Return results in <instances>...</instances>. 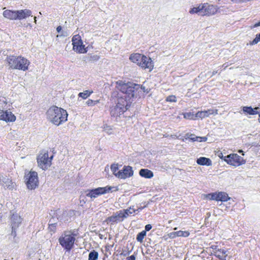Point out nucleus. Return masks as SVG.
<instances>
[{"mask_svg": "<svg viewBox=\"0 0 260 260\" xmlns=\"http://www.w3.org/2000/svg\"><path fill=\"white\" fill-rule=\"evenodd\" d=\"M218 156H219L220 158H221V159H223V160H224V156H223V154H222V153H220L218 155Z\"/></svg>", "mask_w": 260, "mask_h": 260, "instance_id": "51", "label": "nucleus"}, {"mask_svg": "<svg viewBox=\"0 0 260 260\" xmlns=\"http://www.w3.org/2000/svg\"><path fill=\"white\" fill-rule=\"evenodd\" d=\"M143 208V207H141V208H139L138 209H136V211H140L142 210Z\"/></svg>", "mask_w": 260, "mask_h": 260, "instance_id": "56", "label": "nucleus"}, {"mask_svg": "<svg viewBox=\"0 0 260 260\" xmlns=\"http://www.w3.org/2000/svg\"><path fill=\"white\" fill-rule=\"evenodd\" d=\"M100 103V100L93 101L92 100H88L86 103L88 106H93Z\"/></svg>", "mask_w": 260, "mask_h": 260, "instance_id": "39", "label": "nucleus"}, {"mask_svg": "<svg viewBox=\"0 0 260 260\" xmlns=\"http://www.w3.org/2000/svg\"><path fill=\"white\" fill-rule=\"evenodd\" d=\"M135 257L134 255H131L128 257H127L126 260H135Z\"/></svg>", "mask_w": 260, "mask_h": 260, "instance_id": "49", "label": "nucleus"}, {"mask_svg": "<svg viewBox=\"0 0 260 260\" xmlns=\"http://www.w3.org/2000/svg\"><path fill=\"white\" fill-rule=\"evenodd\" d=\"M0 184L5 189L13 190L16 187V183L12 179L6 175H1Z\"/></svg>", "mask_w": 260, "mask_h": 260, "instance_id": "11", "label": "nucleus"}, {"mask_svg": "<svg viewBox=\"0 0 260 260\" xmlns=\"http://www.w3.org/2000/svg\"><path fill=\"white\" fill-rule=\"evenodd\" d=\"M217 192L211 193V200L217 201Z\"/></svg>", "mask_w": 260, "mask_h": 260, "instance_id": "44", "label": "nucleus"}, {"mask_svg": "<svg viewBox=\"0 0 260 260\" xmlns=\"http://www.w3.org/2000/svg\"><path fill=\"white\" fill-rule=\"evenodd\" d=\"M231 2L233 3V4H241V3H247V0H231Z\"/></svg>", "mask_w": 260, "mask_h": 260, "instance_id": "42", "label": "nucleus"}, {"mask_svg": "<svg viewBox=\"0 0 260 260\" xmlns=\"http://www.w3.org/2000/svg\"><path fill=\"white\" fill-rule=\"evenodd\" d=\"M98 258V252L93 250L89 254L88 260H97Z\"/></svg>", "mask_w": 260, "mask_h": 260, "instance_id": "35", "label": "nucleus"}, {"mask_svg": "<svg viewBox=\"0 0 260 260\" xmlns=\"http://www.w3.org/2000/svg\"><path fill=\"white\" fill-rule=\"evenodd\" d=\"M189 232L187 231H177V236H178V237H187L189 236Z\"/></svg>", "mask_w": 260, "mask_h": 260, "instance_id": "36", "label": "nucleus"}, {"mask_svg": "<svg viewBox=\"0 0 260 260\" xmlns=\"http://www.w3.org/2000/svg\"><path fill=\"white\" fill-rule=\"evenodd\" d=\"M135 87H136V88H135V94H136L137 91L139 90H142L144 92L146 93H148L149 91V89L148 88H146L145 86L139 84H135Z\"/></svg>", "mask_w": 260, "mask_h": 260, "instance_id": "32", "label": "nucleus"}, {"mask_svg": "<svg viewBox=\"0 0 260 260\" xmlns=\"http://www.w3.org/2000/svg\"><path fill=\"white\" fill-rule=\"evenodd\" d=\"M75 240V238L73 235L66 233L59 239L60 244L68 251L72 248Z\"/></svg>", "mask_w": 260, "mask_h": 260, "instance_id": "9", "label": "nucleus"}, {"mask_svg": "<svg viewBox=\"0 0 260 260\" xmlns=\"http://www.w3.org/2000/svg\"><path fill=\"white\" fill-rule=\"evenodd\" d=\"M260 42V33L259 34H257L255 36V38L252 41L250 42L249 44L250 45H254L257 44L258 42Z\"/></svg>", "mask_w": 260, "mask_h": 260, "instance_id": "38", "label": "nucleus"}, {"mask_svg": "<svg viewBox=\"0 0 260 260\" xmlns=\"http://www.w3.org/2000/svg\"><path fill=\"white\" fill-rule=\"evenodd\" d=\"M166 101L170 102H176V98L175 95H170L167 98Z\"/></svg>", "mask_w": 260, "mask_h": 260, "instance_id": "40", "label": "nucleus"}, {"mask_svg": "<svg viewBox=\"0 0 260 260\" xmlns=\"http://www.w3.org/2000/svg\"><path fill=\"white\" fill-rule=\"evenodd\" d=\"M18 57L15 56H9L7 57V63L10 68L12 69H17L19 66H18L17 61Z\"/></svg>", "mask_w": 260, "mask_h": 260, "instance_id": "22", "label": "nucleus"}, {"mask_svg": "<svg viewBox=\"0 0 260 260\" xmlns=\"http://www.w3.org/2000/svg\"><path fill=\"white\" fill-rule=\"evenodd\" d=\"M216 73H217V71H213L211 74V76H213L215 75Z\"/></svg>", "mask_w": 260, "mask_h": 260, "instance_id": "52", "label": "nucleus"}, {"mask_svg": "<svg viewBox=\"0 0 260 260\" xmlns=\"http://www.w3.org/2000/svg\"><path fill=\"white\" fill-rule=\"evenodd\" d=\"M211 248L214 250L213 251H215V250H217V246H212Z\"/></svg>", "mask_w": 260, "mask_h": 260, "instance_id": "54", "label": "nucleus"}, {"mask_svg": "<svg viewBox=\"0 0 260 260\" xmlns=\"http://www.w3.org/2000/svg\"><path fill=\"white\" fill-rule=\"evenodd\" d=\"M123 214L125 216V218L128 217L129 215L136 212V210L133 207H130L128 209L121 210Z\"/></svg>", "mask_w": 260, "mask_h": 260, "instance_id": "29", "label": "nucleus"}, {"mask_svg": "<svg viewBox=\"0 0 260 260\" xmlns=\"http://www.w3.org/2000/svg\"><path fill=\"white\" fill-rule=\"evenodd\" d=\"M204 198L211 200V193L207 194H204Z\"/></svg>", "mask_w": 260, "mask_h": 260, "instance_id": "48", "label": "nucleus"}, {"mask_svg": "<svg viewBox=\"0 0 260 260\" xmlns=\"http://www.w3.org/2000/svg\"><path fill=\"white\" fill-rule=\"evenodd\" d=\"M125 218V216L123 214L122 211H119L114 213L112 216L107 219V222L113 224L123 221Z\"/></svg>", "mask_w": 260, "mask_h": 260, "instance_id": "15", "label": "nucleus"}, {"mask_svg": "<svg viewBox=\"0 0 260 260\" xmlns=\"http://www.w3.org/2000/svg\"><path fill=\"white\" fill-rule=\"evenodd\" d=\"M196 137L197 136H196L194 135L191 134L188 137V139L193 142H195Z\"/></svg>", "mask_w": 260, "mask_h": 260, "instance_id": "45", "label": "nucleus"}, {"mask_svg": "<svg viewBox=\"0 0 260 260\" xmlns=\"http://www.w3.org/2000/svg\"><path fill=\"white\" fill-rule=\"evenodd\" d=\"M103 131L109 135L114 134V130L112 126L108 125H104L103 127Z\"/></svg>", "mask_w": 260, "mask_h": 260, "instance_id": "31", "label": "nucleus"}, {"mask_svg": "<svg viewBox=\"0 0 260 260\" xmlns=\"http://www.w3.org/2000/svg\"><path fill=\"white\" fill-rule=\"evenodd\" d=\"M126 100L123 98L118 100L116 106L111 108V115L113 117H117L122 115L126 110L128 109V106Z\"/></svg>", "mask_w": 260, "mask_h": 260, "instance_id": "4", "label": "nucleus"}, {"mask_svg": "<svg viewBox=\"0 0 260 260\" xmlns=\"http://www.w3.org/2000/svg\"><path fill=\"white\" fill-rule=\"evenodd\" d=\"M220 13V7L218 6L210 4L208 3H203L202 16H212Z\"/></svg>", "mask_w": 260, "mask_h": 260, "instance_id": "10", "label": "nucleus"}, {"mask_svg": "<svg viewBox=\"0 0 260 260\" xmlns=\"http://www.w3.org/2000/svg\"><path fill=\"white\" fill-rule=\"evenodd\" d=\"M228 64L227 63H224L222 65V67L224 68V69H225L228 67Z\"/></svg>", "mask_w": 260, "mask_h": 260, "instance_id": "53", "label": "nucleus"}, {"mask_svg": "<svg viewBox=\"0 0 260 260\" xmlns=\"http://www.w3.org/2000/svg\"><path fill=\"white\" fill-rule=\"evenodd\" d=\"M240 114H244L246 116L254 115L259 114L260 109L258 107L252 108L251 106H242L241 107Z\"/></svg>", "mask_w": 260, "mask_h": 260, "instance_id": "14", "label": "nucleus"}, {"mask_svg": "<svg viewBox=\"0 0 260 260\" xmlns=\"http://www.w3.org/2000/svg\"><path fill=\"white\" fill-rule=\"evenodd\" d=\"M32 12L29 9L16 10V20H22L31 16Z\"/></svg>", "mask_w": 260, "mask_h": 260, "instance_id": "20", "label": "nucleus"}, {"mask_svg": "<svg viewBox=\"0 0 260 260\" xmlns=\"http://www.w3.org/2000/svg\"><path fill=\"white\" fill-rule=\"evenodd\" d=\"M177 232H174L170 233V234H169L168 235L170 238L174 239V238L178 237V236H177Z\"/></svg>", "mask_w": 260, "mask_h": 260, "instance_id": "43", "label": "nucleus"}, {"mask_svg": "<svg viewBox=\"0 0 260 260\" xmlns=\"http://www.w3.org/2000/svg\"><path fill=\"white\" fill-rule=\"evenodd\" d=\"M152 229V226L151 224H147L146 225L145 227V231H150L151 229Z\"/></svg>", "mask_w": 260, "mask_h": 260, "instance_id": "46", "label": "nucleus"}, {"mask_svg": "<svg viewBox=\"0 0 260 260\" xmlns=\"http://www.w3.org/2000/svg\"><path fill=\"white\" fill-rule=\"evenodd\" d=\"M114 188H115V187L114 186H107L103 187H98L91 190H87L86 191V196L91 199H94L100 195L112 192Z\"/></svg>", "mask_w": 260, "mask_h": 260, "instance_id": "5", "label": "nucleus"}, {"mask_svg": "<svg viewBox=\"0 0 260 260\" xmlns=\"http://www.w3.org/2000/svg\"><path fill=\"white\" fill-rule=\"evenodd\" d=\"M258 114H259V115H258V120L259 122H260V113H259Z\"/></svg>", "mask_w": 260, "mask_h": 260, "instance_id": "58", "label": "nucleus"}, {"mask_svg": "<svg viewBox=\"0 0 260 260\" xmlns=\"http://www.w3.org/2000/svg\"><path fill=\"white\" fill-rule=\"evenodd\" d=\"M3 16L11 20H16V10H6L3 13Z\"/></svg>", "mask_w": 260, "mask_h": 260, "instance_id": "24", "label": "nucleus"}, {"mask_svg": "<svg viewBox=\"0 0 260 260\" xmlns=\"http://www.w3.org/2000/svg\"><path fill=\"white\" fill-rule=\"evenodd\" d=\"M111 170L113 173V174L116 176L118 173V167L117 164H113L111 166Z\"/></svg>", "mask_w": 260, "mask_h": 260, "instance_id": "37", "label": "nucleus"}, {"mask_svg": "<svg viewBox=\"0 0 260 260\" xmlns=\"http://www.w3.org/2000/svg\"><path fill=\"white\" fill-rule=\"evenodd\" d=\"M92 93V91L85 90L82 92H80L78 94V96L83 99H86L89 97Z\"/></svg>", "mask_w": 260, "mask_h": 260, "instance_id": "33", "label": "nucleus"}, {"mask_svg": "<svg viewBox=\"0 0 260 260\" xmlns=\"http://www.w3.org/2000/svg\"><path fill=\"white\" fill-rule=\"evenodd\" d=\"M134 172L131 167L125 166L122 170L118 171V173L116 175V177L119 179H125L129 178L133 175Z\"/></svg>", "mask_w": 260, "mask_h": 260, "instance_id": "12", "label": "nucleus"}, {"mask_svg": "<svg viewBox=\"0 0 260 260\" xmlns=\"http://www.w3.org/2000/svg\"><path fill=\"white\" fill-rule=\"evenodd\" d=\"M146 232L145 231H143L139 233L137 236V240L138 242L142 243L143 241L144 237L146 236Z\"/></svg>", "mask_w": 260, "mask_h": 260, "instance_id": "34", "label": "nucleus"}, {"mask_svg": "<svg viewBox=\"0 0 260 260\" xmlns=\"http://www.w3.org/2000/svg\"><path fill=\"white\" fill-rule=\"evenodd\" d=\"M139 175L145 178L150 179L154 176L153 173L147 169H142L139 171Z\"/></svg>", "mask_w": 260, "mask_h": 260, "instance_id": "26", "label": "nucleus"}, {"mask_svg": "<svg viewBox=\"0 0 260 260\" xmlns=\"http://www.w3.org/2000/svg\"><path fill=\"white\" fill-rule=\"evenodd\" d=\"M25 180L28 189H35L39 184L38 173L35 171H30L25 175Z\"/></svg>", "mask_w": 260, "mask_h": 260, "instance_id": "6", "label": "nucleus"}, {"mask_svg": "<svg viewBox=\"0 0 260 260\" xmlns=\"http://www.w3.org/2000/svg\"><path fill=\"white\" fill-rule=\"evenodd\" d=\"M218 114V110L211 109L207 110L199 111L196 113V117L198 119H203L209 117L210 115H215Z\"/></svg>", "mask_w": 260, "mask_h": 260, "instance_id": "17", "label": "nucleus"}, {"mask_svg": "<svg viewBox=\"0 0 260 260\" xmlns=\"http://www.w3.org/2000/svg\"><path fill=\"white\" fill-rule=\"evenodd\" d=\"M185 119L189 120H196L198 119L196 117V114L194 115L192 112H186L182 114Z\"/></svg>", "mask_w": 260, "mask_h": 260, "instance_id": "30", "label": "nucleus"}, {"mask_svg": "<svg viewBox=\"0 0 260 260\" xmlns=\"http://www.w3.org/2000/svg\"><path fill=\"white\" fill-rule=\"evenodd\" d=\"M46 115L50 123L57 126L68 120V114L67 111L56 106L50 107L47 110Z\"/></svg>", "mask_w": 260, "mask_h": 260, "instance_id": "1", "label": "nucleus"}, {"mask_svg": "<svg viewBox=\"0 0 260 260\" xmlns=\"http://www.w3.org/2000/svg\"><path fill=\"white\" fill-rule=\"evenodd\" d=\"M206 137H198L197 136L196 138V141L197 142H205L207 140Z\"/></svg>", "mask_w": 260, "mask_h": 260, "instance_id": "41", "label": "nucleus"}, {"mask_svg": "<svg viewBox=\"0 0 260 260\" xmlns=\"http://www.w3.org/2000/svg\"><path fill=\"white\" fill-rule=\"evenodd\" d=\"M61 26H58L57 28H56V30L58 32H60V31L61 30Z\"/></svg>", "mask_w": 260, "mask_h": 260, "instance_id": "50", "label": "nucleus"}, {"mask_svg": "<svg viewBox=\"0 0 260 260\" xmlns=\"http://www.w3.org/2000/svg\"><path fill=\"white\" fill-rule=\"evenodd\" d=\"M258 26H260V21L256 23H255L252 26H250V28L251 29H253L255 27H258Z\"/></svg>", "mask_w": 260, "mask_h": 260, "instance_id": "47", "label": "nucleus"}, {"mask_svg": "<svg viewBox=\"0 0 260 260\" xmlns=\"http://www.w3.org/2000/svg\"><path fill=\"white\" fill-rule=\"evenodd\" d=\"M197 163L202 166H210L212 165V161L210 158L205 157H200L197 160Z\"/></svg>", "mask_w": 260, "mask_h": 260, "instance_id": "27", "label": "nucleus"}, {"mask_svg": "<svg viewBox=\"0 0 260 260\" xmlns=\"http://www.w3.org/2000/svg\"><path fill=\"white\" fill-rule=\"evenodd\" d=\"M12 221V234L14 236H16L15 229L22 222V218L21 217L17 214H13L11 217Z\"/></svg>", "mask_w": 260, "mask_h": 260, "instance_id": "19", "label": "nucleus"}, {"mask_svg": "<svg viewBox=\"0 0 260 260\" xmlns=\"http://www.w3.org/2000/svg\"><path fill=\"white\" fill-rule=\"evenodd\" d=\"M37 19V17H34V22L36 23V22H37V19Z\"/></svg>", "mask_w": 260, "mask_h": 260, "instance_id": "57", "label": "nucleus"}, {"mask_svg": "<svg viewBox=\"0 0 260 260\" xmlns=\"http://www.w3.org/2000/svg\"><path fill=\"white\" fill-rule=\"evenodd\" d=\"M73 50L78 53H85L87 50L83 45L81 37L79 35H74L72 39Z\"/></svg>", "mask_w": 260, "mask_h": 260, "instance_id": "8", "label": "nucleus"}, {"mask_svg": "<svg viewBox=\"0 0 260 260\" xmlns=\"http://www.w3.org/2000/svg\"><path fill=\"white\" fill-rule=\"evenodd\" d=\"M231 198L225 192H217V201L221 202H226L230 200Z\"/></svg>", "mask_w": 260, "mask_h": 260, "instance_id": "28", "label": "nucleus"}, {"mask_svg": "<svg viewBox=\"0 0 260 260\" xmlns=\"http://www.w3.org/2000/svg\"><path fill=\"white\" fill-rule=\"evenodd\" d=\"M0 119L7 122H14L16 120V116L11 111L0 109Z\"/></svg>", "mask_w": 260, "mask_h": 260, "instance_id": "13", "label": "nucleus"}, {"mask_svg": "<svg viewBox=\"0 0 260 260\" xmlns=\"http://www.w3.org/2000/svg\"><path fill=\"white\" fill-rule=\"evenodd\" d=\"M18 68L17 69L22 71H26L28 70V66L29 64V61L25 58L21 56H18V59L17 61Z\"/></svg>", "mask_w": 260, "mask_h": 260, "instance_id": "18", "label": "nucleus"}, {"mask_svg": "<svg viewBox=\"0 0 260 260\" xmlns=\"http://www.w3.org/2000/svg\"><path fill=\"white\" fill-rule=\"evenodd\" d=\"M238 152L240 153H242V154L243 155H244V152L243 151V150H238Z\"/></svg>", "mask_w": 260, "mask_h": 260, "instance_id": "55", "label": "nucleus"}, {"mask_svg": "<svg viewBox=\"0 0 260 260\" xmlns=\"http://www.w3.org/2000/svg\"><path fill=\"white\" fill-rule=\"evenodd\" d=\"M144 55L139 53H134L129 57V59L134 63H137L140 66V63L142 62Z\"/></svg>", "mask_w": 260, "mask_h": 260, "instance_id": "25", "label": "nucleus"}, {"mask_svg": "<svg viewBox=\"0 0 260 260\" xmlns=\"http://www.w3.org/2000/svg\"><path fill=\"white\" fill-rule=\"evenodd\" d=\"M140 67L144 69H147L151 72L154 67L153 62L150 57L143 56L141 63H140Z\"/></svg>", "mask_w": 260, "mask_h": 260, "instance_id": "16", "label": "nucleus"}, {"mask_svg": "<svg viewBox=\"0 0 260 260\" xmlns=\"http://www.w3.org/2000/svg\"><path fill=\"white\" fill-rule=\"evenodd\" d=\"M116 84L117 89L127 94L128 98H131L135 96V88H136L135 83L132 82L124 83L122 81H118L116 82Z\"/></svg>", "mask_w": 260, "mask_h": 260, "instance_id": "3", "label": "nucleus"}, {"mask_svg": "<svg viewBox=\"0 0 260 260\" xmlns=\"http://www.w3.org/2000/svg\"><path fill=\"white\" fill-rule=\"evenodd\" d=\"M53 156V155L49 156L46 150L41 151L37 157L38 166L42 170L47 169L51 165Z\"/></svg>", "mask_w": 260, "mask_h": 260, "instance_id": "2", "label": "nucleus"}, {"mask_svg": "<svg viewBox=\"0 0 260 260\" xmlns=\"http://www.w3.org/2000/svg\"><path fill=\"white\" fill-rule=\"evenodd\" d=\"M213 254L221 260H225L228 253V251L223 249H219L213 251Z\"/></svg>", "mask_w": 260, "mask_h": 260, "instance_id": "23", "label": "nucleus"}, {"mask_svg": "<svg viewBox=\"0 0 260 260\" xmlns=\"http://www.w3.org/2000/svg\"><path fill=\"white\" fill-rule=\"evenodd\" d=\"M224 161L228 164L235 167H238L245 164L246 161L244 158L236 153H232L224 157Z\"/></svg>", "mask_w": 260, "mask_h": 260, "instance_id": "7", "label": "nucleus"}, {"mask_svg": "<svg viewBox=\"0 0 260 260\" xmlns=\"http://www.w3.org/2000/svg\"><path fill=\"white\" fill-rule=\"evenodd\" d=\"M174 230H177V228H175L174 229Z\"/></svg>", "mask_w": 260, "mask_h": 260, "instance_id": "59", "label": "nucleus"}, {"mask_svg": "<svg viewBox=\"0 0 260 260\" xmlns=\"http://www.w3.org/2000/svg\"><path fill=\"white\" fill-rule=\"evenodd\" d=\"M203 3L196 4L190 8L189 10V13L191 15L198 14L201 15L203 14Z\"/></svg>", "mask_w": 260, "mask_h": 260, "instance_id": "21", "label": "nucleus"}]
</instances>
